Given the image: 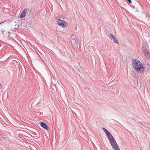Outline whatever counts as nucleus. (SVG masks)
Masks as SVG:
<instances>
[{"label":"nucleus","mask_w":150,"mask_h":150,"mask_svg":"<svg viewBox=\"0 0 150 150\" xmlns=\"http://www.w3.org/2000/svg\"><path fill=\"white\" fill-rule=\"evenodd\" d=\"M132 64L134 69L138 72L142 74L144 71L143 65L139 60L133 59L132 61Z\"/></svg>","instance_id":"1"},{"label":"nucleus","mask_w":150,"mask_h":150,"mask_svg":"<svg viewBox=\"0 0 150 150\" xmlns=\"http://www.w3.org/2000/svg\"><path fill=\"white\" fill-rule=\"evenodd\" d=\"M108 138L111 146L113 148H114L115 150H120L117 143L112 135L108 137Z\"/></svg>","instance_id":"2"},{"label":"nucleus","mask_w":150,"mask_h":150,"mask_svg":"<svg viewBox=\"0 0 150 150\" xmlns=\"http://www.w3.org/2000/svg\"><path fill=\"white\" fill-rule=\"evenodd\" d=\"M143 52L147 58H150V54L149 53L148 50L145 47L143 48Z\"/></svg>","instance_id":"3"},{"label":"nucleus","mask_w":150,"mask_h":150,"mask_svg":"<svg viewBox=\"0 0 150 150\" xmlns=\"http://www.w3.org/2000/svg\"><path fill=\"white\" fill-rule=\"evenodd\" d=\"M71 43H73L74 45H77V42L76 41L77 39L76 38L75 36L73 34L71 35Z\"/></svg>","instance_id":"4"},{"label":"nucleus","mask_w":150,"mask_h":150,"mask_svg":"<svg viewBox=\"0 0 150 150\" xmlns=\"http://www.w3.org/2000/svg\"><path fill=\"white\" fill-rule=\"evenodd\" d=\"M27 8H25L24 9L20 16V18H23L25 16L27 13Z\"/></svg>","instance_id":"5"},{"label":"nucleus","mask_w":150,"mask_h":150,"mask_svg":"<svg viewBox=\"0 0 150 150\" xmlns=\"http://www.w3.org/2000/svg\"><path fill=\"white\" fill-rule=\"evenodd\" d=\"M110 38L111 40H113L114 42L118 44L116 38L112 34H111L110 35Z\"/></svg>","instance_id":"6"},{"label":"nucleus","mask_w":150,"mask_h":150,"mask_svg":"<svg viewBox=\"0 0 150 150\" xmlns=\"http://www.w3.org/2000/svg\"><path fill=\"white\" fill-rule=\"evenodd\" d=\"M103 129L108 137V138L112 135L105 128L103 127Z\"/></svg>","instance_id":"7"},{"label":"nucleus","mask_w":150,"mask_h":150,"mask_svg":"<svg viewBox=\"0 0 150 150\" xmlns=\"http://www.w3.org/2000/svg\"><path fill=\"white\" fill-rule=\"evenodd\" d=\"M40 125L43 128L48 130V127L47 125L45 123L43 122H40Z\"/></svg>","instance_id":"8"},{"label":"nucleus","mask_w":150,"mask_h":150,"mask_svg":"<svg viewBox=\"0 0 150 150\" xmlns=\"http://www.w3.org/2000/svg\"><path fill=\"white\" fill-rule=\"evenodd\" d=\"M60 25H62L63 27H67V24L65 21L64 20H62L61 22V24Z\"/></svg>","instance_id":"9"},{"label":"nucleus","mask_w":150,"mask_h":150,"mask_svg":"<svg viewBox=\"0 0 150 150\" xmlns=\"http://www.w3.org/2000/svg\"><path fill=\"white\" fill-rule=\"evenodd\" d=\"M62 21L60 20L59 19H57V23L59 25H60L61 24V22Z\"/></svg>","instance_id":"10"},{"label":"nucleus","mask_w":150,"mask_h":150,"mask_svg":"<svg viewBox=\"0 0 150 150\" xmlns=\"http://www.w3.org/2000/svg\"><path fill=\"white\" fill-rule=\"evenodd\" d=\"M130 3H131L132 1L131 0H127Z\"/></svg>","instance_id":"11"},{"label":"nucleus","mask_w":150,"mask_h":150,"mask_svg":"<svg viewBox=\"0 0 150 150\" xmlns=\"http://www.w3.org/2000/svg\"><path fill=\"white\" fill-rule=\"evenodd\" d=\"M1 88H2V86H1V84L0 83V89Z\"/></svg>","instance_id":"12"},{"label":"nucleus","mask_w":150,"mask_h":150,"mask_svg":"<svg viewBox=\"0 0 150 150\" xmlns=\"http://www.w3.org/2000/svg\"><path fill=\"white\" fill-rule=\"evenodd\" d=\"M4 30L2 31V33L3 34H4Z\"/></svg>","instance_id":"13"}]
</instances>
